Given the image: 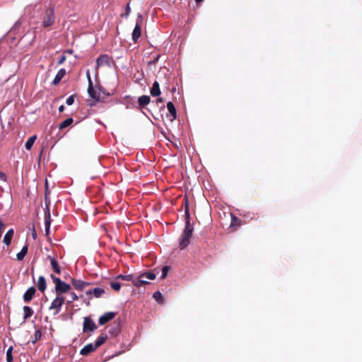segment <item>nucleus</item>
Here are the masks:
<instances>
[{"instance_id": "1", "label": "nucleus", "mask_w": 362, "mask_h": 362, "mask_svg": "<svg viewBox=\"0 0 362 362\" xmlns=\"http://www.w3.org/2000/svg\"><path fill=\"white\" fill-rule=\"evenodd\" d=\"M86 76L88 81V93L90 98L96 101H98L100 98V93L103 92V89L100 85L98 71L95 72V82L96 86L94 87L90 76L89 71H86Z\"/></svg>"}, {"instance_id": "2", "label": "nucleus", "mask_w": 362, "mask_h": 362, "mask_svg": "<svg viewBox=\"0 0 362 362\" xmlns=\"http://www.w3.org/2000/svg\"><path fill=\"white\" fill-rule=\"evenodd\" d=\"M186 223L185 229L180 238V247L181 249L185 248L189 244L193 232V226L189 222V214L187 209L185 211Z\"/></svg>"}, {"instance_id": "3", "label": "nucleus", "mask_w": 362, "mask_h": 362, "mask_svg": "<svg viewBox=\"0 0 362 362\" xmlns=\"http://www.w3.org/2000/svg\"><path fill=\"white\" fill-rule=\"evenodd\" d=\"M53 282L55 284V293L56 295L62 296V293L67 292L71 288L69 284L61 281L59 278L51 275Z\"/></svg>"}, {"instance_id": "4", "label": "nucleus", "mask_w": 362, "mask_h": 362, "mask_svg": "<svg viewBox=\"0 0 362 362\" xmlns=\"http://www.w3.org/2000/svg\"><path fill=\"white\" fill-rule=\"evenodd\" d=\"M64 302V298L63 296L57 295L56 298L53 300L52 302L49 310H54V315H57L59 313L60 308L62 305H63Z\"/></svg>"}, {"instance_id": "5", "label": "nucleus", "mask_w": 362, "mask_h": 362, "mask_svg": "<svg viewBox=\"0 0 362 362\" xmlns=\"http://www.w3.org/2000/svg\"><path fill=\"white\" fill-rule=\"evenodd\" d=\"M100 68H103L104 69H111L110 60L107 55H102L97 60V70L95 72L98 71Z\"/></svg>"}, {"instance_id": "6", "label": "nucleus", "mask_w": 362, "mask_h": 362, "mask_svg": "<svg viewBox=\"0 0 362 362\" xmlns=\"http://www.w3.org/2000/svg\"><path fill=\"white\" fill-rule=\"evenodd\" d=\"M96 329L95 322L89 317H85L83 320V332H93Z\"/></svg>"}, {"instance_id": "7", "label": "nucleus", "mask_w": 362, "mask_h": 362, "mask_svg": "<svg viewBox=\"0 0 362 362\" xmlns=\"http://www.w3.org/2000/svg\"><path fill=\"white\" fill-rule=\"evenodd\" d=\"M115 315L112 312H108L103 315L100 317L98 322L100 325H104L113 319L115 317Z\"/></svg>"}, {"instance_id": "8", "label": "nucleus", "mask_w": 362, "mask_h": 362, "mask_svg": "<svg viewBox=\"0 0 362 362\" xmlns=\"http://www.w3.org/2000/svg\"><path fill=\"white\" fill-rule=\"evenodd\" d=\"M54 22V17H53V11H48L46 13V16H45L43 19V25L44 27H48L51 25Z\"/></svg>"}, {"instance_id": "9", "label": "nucleus", "mask_w": 362, "mask_h": 362, "mask_svg": "<svg viewBox=\"0 0 362 362\" xmlns=\"http://www.w3.org/2000/svg\"><path fill=\"white\" fill-rule=\"evenodd\" d=\"M13 235H14V230L13 229H9L4 236L3 243L7 246L10 245L11 243V240L13 237Z\"/></svg>"}, {"instance_id": "10", "label": "nucleus", "mask_w": 362, "mask_h": 362, "mask_svg": "<svg viewBox=\"0 0 362 362\" xmlns=\"http://www.w3.org/2000/svg\"><path fill=\"white\" fill-rule=\"evenodd\" d=\"M97 347L95 344H86L80 351L81 354L82 355H87L93 351H94Z\"/></svg>"}, {"instance_id": "11", "label": "nucleus", "mask_w": 362, "mask_h": 362, "mask_svg": "<svg viewBox=\"0 0 362 362\" xmlns=\"http://www.w3.org/2000/svg\"><path fill=\"white\" fill-rule=\"evenodd\" d=\"M167 108H168V110L170 115V120L171 121H173L175 118H176V110H175V107L173 105V103L172 102H168L167 103Z\"/></svg>"}, {"instance_id": "12", "label": "nucleus", "mask_w": 362, "mask_h": 362, "mask_svg": "<svg viewBox=\"0 0 362 362\" xmlns=\"http://www.w3.org/2000/svg\"><path fill=\"white\" fill-rule=\"evenodd\" d=\"M35 293V288L34 287L29 288L24 293L23 298L26 302L30 301Z\"/></svg>"}, {"instance_id": "13", "label": "nucleus", "mask_w": 362, "mask_h": 362, "mask_svg": "<svg viewBox=\"0 0 362 362\" xmlns=\"http://www.w3.org/2000/svg\"><path fill=\"white\" fill-rule=\"evenodd\" d=\"M104 290L101 288H95L93 290H88L86 291L87 295L93 294L95 297L99 298L104 293Z\"/></svg>"}, {"instance_id": "14", "label": "nucleus", "mask_w": 362, "mask_h": 362, "mask_svg": "<svg viewBox=\"0 0 362 362\" xmlns=\"http://www.w3.org/2000/svg\"><path fill=\"white\" fill-rule=\"evenodd\" d=\"M66 74V70L64 69H61L59 70V71L57 72V75L55 76V78L52 82V83L54 85H57L58 84L60 81L62 80V78Z\"/></svg>"}, {"instance_id": "15", "label": "nucleus", "mask_w": 362, "mask_h": 362, "mask_svg": "<svg viewBox=\"0 0 362 362\" xmlns=\"http://www.w3.org/2000/svg\"><path fill=\"white\" fill-rule=\"evenodd\" d=\"M147 284L148 281L144 279V274H141L137 279L133 281V284L135 286H141Z\"/></svg>"}, {"instance_id": "16", "label": "nucleus", "mask_w": 362, "mask_h": 362, "mask_svg": "<svg viewBox=\"0 0 362 362\" xmlns=\"http://www.w3.org/2000/svg\"><path fill=\"white\" fill-rule=\"evenodd\" d=\"M50 224H51V222H50V214L49 211H47L45 213V235L47 236L49 235V230H50Z\"/></svg>"}, {"instance_id": "17", "label": "nucleus", "mask_w": 362, "mask_h": 362, "mask_svg": "<svg viewBox=\"0 0 362 362\" xmlns=\"http://www.w3.org/2000/svg\"><path fill=\"white\" fill-rule=\"evenodd\" d=\"M141 35V25L139 23L137 22L136 26L132 33V39L134 41H136Z\"/></svg>"}, {"instance_id": "18", "label": "nucleus", "mask_w": 362, "mask_h": 362, "mask_svg": "<svg viewBox=\"0 0 362 362\" xmlns=\"http://www.w3.org/2000/svg\"><path fill=\"white\" fill-rule=\"evenodd\" d=\"M38 289L43 292L46 289V281L43 276H40L37 282Z\"/></svg>"}, {"instance_id": "19", "label": "nucleus", "mask_w": 362, "mask_h": 362, "mask_svg": "<svg viewBox=\"0 0 362 362\" xmlns=\"http://www.w3.org/2000/svg\"><path fill=\"white\" fill-rule=\"evenodd\" d=\"M151 94L153 96H158L160 94L159 84L157 81H155L153 84V86L151 89Z\"/></svg>"}, {"instance_id": "20", "label": "nucleus", "mask_w": 362, "mask_h": 362, "mask_svg": "<svg viewBox=\"0 0 362 362\" xmlns=\"http://www.w3.org/2000/svg\"><path fill=\"white\" fill-rule=\"evenodd\" d=\"M23 310V313H24V315H23L24 320H26L28 317H31L33 314V310L28 306H24Z\"/></svg>"}, {"instance_id": "21", "label": "nucleus", "mask_w": 362, "mask_h": 362, "mask_svg": "<svg viewBox=\"0 0 362 362\" xmlns=\"http://www.w3.org/2000/svg\"><path fill=\"white\" fill-rule=\"evenodd\" d=\"M36 139H37L36 135H33V136H30L28 139V141L25 143V148L27 150H30L31 149L32 146H33V144H34V143H35V141L36 140Z\"/></svg>"}, {"instance_id": "22", "label": "nucleus", "mask_w": 362, "mask_h": 362, "mask_svg": "<svg viewBox=\"0 0 362 362\" xmlns=\"http://www.w3.org/2000/svg\"><path fill=\"white\" fill-rule=\"evenodd\" d=\"M73 286L78 289H82L86 284L78 279H72L71 281Z\"/></svg>"}, {"instance_id": "23", "label": "nucleus", "mask_w": 362, "mask_h": 362, "mask_svg": "<svg viewBox=\"0 0 362 362\" xmlns=\"http://www.w3.org/2000/svg\"><path fill=\"white\" fill-rule=\"evenodd\" d=\"M150 97L148 95H142L139 98V103L141 106H145L150 103Z\"/></svg>"}, {"instance_id": "24", "label": "nucleus", "mask_w": 362, "mask_h": 362, "mask_svg": "<svg viewBox=\"0 0 362 362\" xmlns=\"http://www.w3.org/2000/svg\"><path fill=\"white\" fill-rule=\"evenodd\" d=\"M27 252L28 247L25 245L22 248L21 251L16 255L17 259L19 261L22 260L25 256Z\"/></svg>"}, {"instance_id": "25", "label": "nucleus", "mask_w": 362, "mask_h": 362, "mask_svg": "<svg viewBox=\"0 0 362 362\" xmlns=\"http://www.w3.org/2000/svg\"><path fill=\"white\" fill-rule=\"evenodd\" d=\"M106 339H107L106 335L100 336L98 338V339L96 340V341L94 344L98 348V346L102 345L105 341Z\"/></svg>"}, {"instance_id": "26", "label": "nucleus", "mask_w": 362, "mask_h": 362, "mask_svg": "<svg viewBox=\"0 0 362 362\" xmlns=\"http://www.w3.org/2000/svg\"><path fill=\"white\" fill-rule=\"evenodd\" d=\"M73 122L72 118H68L65 119L63 122H62L59 125V129H64L68 126H69Z\"/></svg>"}, {"instance_id": "27", "label": "nucleus", "mask_w": 362, "mask_h": 362, "mask_svg": "<svg viewBox=\"0 0 362 362\" xmlns=\"http://www.w3.org/2000/svg\"><path fill=\"white\" fill-rule=\"evenodd\" d=\"M51 265L55 272H57V274H60V268L58 266L57 262L54 259H51Z\"/></svg>"}, {"instance_id": "28", "label": "nucleus", "mask_w": 362, "mask_h": 362, "mask_svg": "<svg viewBox=\"0 0 362 362\" xmlns=\"http://www.w3.org/2000/svg\"><path fill=\"white\" fill-rule=\"evenodd\" d=\"M12 351H13V346H10L6 351L7 362H11L13 361Z\"/></svg>"}, {"instance_id": "29", "label": "nucleus", "mask_w": 362, "mask_h": 362, "mask_svg": "<svg viewBox=\"0 0 362 362\" xmlns=\"http://www.w3.org/2000/svg\"><path fill=\"white\" fill-rule=\"evenodd\" d=\"M170 270V267L168 266H165L162 269V274L160 276V279L163 280L168 276V272Z\"/></svg>"}, {"instance_id": "30", "label": "nucleus", "mask_w": 362, "mask_h": 362, "mask_svg": "<svg viewBox=\"0 0 362 362\" xmlns=\"http://www.w3.org/2000/svg\"><path fill=\"white\" fill-rule=\"evenodd\" d=\"M117 279H121L122 280H124V281H132L133 282V281L134 280V278H133V276L132 274H129V275H119Z\"/></svg>"}, {"instance_id": "31", "label": "nucleus", "mask_w": 362, "mask_h": 362, "mask_svg": "<svg viewBox=\"0 0 362 362\" xmlns=\"http://www.w3.org/2000/svg\"><path fill=\"white\" fill-rule=\"evenodd\" d=\"M144 278L148 280H153L156 279V274L154 273L148 272V273H144Z\"/></svg>"}, {"instance_id": "32", "label": "nucleus", "mask_w": 362, "mask_h": 362, "mask_svg": "<svg viewBox=\"0 0 362 362\" xmlns=\"http://www.w3.org/2000/svg\"><path fill=\"white\" fill-rule=\"evenodd\" d=\"M110 286L112 288V289H114L116 291H118L121 288V285L118 282H112L110 284Z\"/></svg>"}, {"instance_id": "33", "label": "nucleus", "mask_w": 362, "mask_h": 362, "mask_svg": "<svg viewBox=\"0 0 362 362\" xmlns=\"http://www.w3.org/2000/svg\"><path fill=\"white\" fill-rule=\"evenodd\" d=\"M153 297L156 300L159 301L162 298V294L160 292L156 291L153 293Z\"/></svg>"}, {"instance_id": "34", "label": "nucleus", "mask_w": 362, "mask_h": 362, "mask_svg": "<svg viewBox=\"0 0 362 362\" xmlns=\"http://www.w3.org/2000/svg\"><path fill=\"white\" fill-rule=\"evenodd\" d=\"M74 102V95H71L69 96L66 100V105H71Z\"/></svg>"}, {"instance_id": "35", "label": "nucleus", "mask_w": 362, "mask_h": 362, "mask_svg": "<svg viewBox=\"0 0 362 362\" xmlns=\"http://www.w3.org/2000/svg\"><path fill=\"white\" fill-rule=\"evenodd\" d=\"M70 296L71 298V300H76L78 299V296H76V294L75 293H73V292L71 293Z\"/></svg>"}, {"instance_id": "36", "label": "nucleus", "mask_w": 362, "mask_h": 362, "mask_svg": "<svg viewBox=\"0 0 362 362\" xmlns=\"http://www.w3.org/2000/svg\"><path fill=\"white\" fill-rule=\"evenodd\" d=\"M66 60V57L64 55L62 56L58 62V63L59 64H62V63L64 62V61Z\"/></svg>"}, {"instance_id": "37", "label": "nucleus", "mask_w": 362, "mask_h": 362, "mask_svg": "<svg viewBox=\"0 0 362 362\" xmlns=\"http://www.w3.org/2000/svg\"><path fill=\"white\" fill-rule=\"evenodd\" d=\"M0 180L5 182L6 181V176L5 175L0 171Z\"/></svg>"}, {"instance_id": "38", "label": "nucleus", "mask_w": 362, "mask_h": 362, "mask_svg": "<svg viewBox=\"0 0 362 362\" xmlns=\"http://www.w3.org/2000/svg\"><path fill=\"white\" fill-rule=\"evenodd\" d=\"M32 236L34 239H35L37 238V233L34 228L32 230Z\"/></svg>"}, {"instance_id": "39", "label": "nucleus", "mask_w": 362, "mask_h": 362, "mask_svg": "<svg viewBox=\"0 0 362 362\" xmlns=\"http://www.w3.org/2000/svg\"><path fill=\"white\" fill-rule=\"evenodd\" d=\"M64 110V107L63 105H61L59 107V111L60 112H63Z\"/></svg>"}, {"instance_id": "40", "label": "nucleus", "mask_w": 362, "mask_h": 362, "mask_svg": "<svg viewBox=\"0 0 362 362\" xmlns=\"http://www.w3.org/2000/svg\"><path fill=\"white\" fill-rule=\"evenodd\" d=\"M237 221H238V220H237V218H236L233 217V218H232V221H233V222H232V226H233V224H235V223Z\"/></svg>"}, {"instance_id": "41", "label": "nucleus", "mask_w": 362, "mask_h": 362, "mask_svg": "<svg viewBox=\"0 0 362 362\" xmlns=\"http://www.w3.org/2000/svg\"><path fill=\"white\" fill-rule=\"evenodd\" d=\"M38 335L40 336V332H39V331H37V332H35V336H36V337H38Z\"/></svg>"}, {"instance_id": "42", "label": "nucleus", "mask_w": 362, "mask_h": 362, "mask_svg": "<svg viewBox=\"0 0 362 362\" xmlns=\"http://www.w3.org/2000/svg\"><path fill=\"white\" fill-rule=\"evenodd\" d=\"M195 1H196V2H197V3H200V2L203 1L204 0H195Z\"/></svg>"}, {"instance_id": "43", "label": "nucleus", "mask_w": 362, "mask_h": 362, "mask_svg": "<svg viewBox=\"0 0 362 362\" xmlns=\"http://www.w3.org/2000/svg\"><path fill=\"white\" fill-rule=\"evenodd\" d=\"M158 102H160V103H162V102H163V100H162V98H159V99L158 100Z\"/></svg>"}]
</instances>
